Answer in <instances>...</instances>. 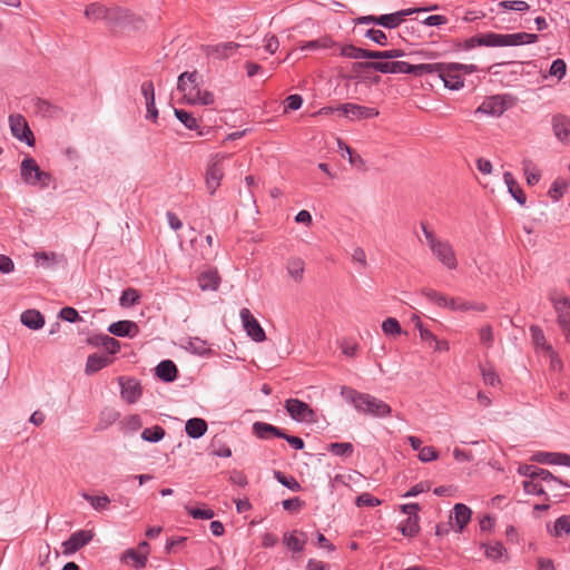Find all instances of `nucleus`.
<instances>
[{
	"mask_svg": "<svg viewBox=\"0 0 570 570\" xmlns=\"http://www.w3.org/2000/svg\"><path fill=\"white\" fill-rule=\"evenodd\" d=\"M128 560H131L134 563V568L136 569H142L146 567L148 559L146 558V552H139L135 549H127L122 556L121 561L127 562Z\"/></svg>",
	"mask_w": 570,
	"mask_h": 570,
	"instance_id": "nucleus-34",
	"label": "nucleus"
},
{
	"mask_svg": "<svg viewBox=\"0 0 570 570\" xmlns=\"http://www.w3.org/2000/svg\"><path fill=\"white\" fill-rule=\"evenodd\" d=\"M552 129L562 144L570 145V117L556 115L552 118Z\"/></svg>",
	"mask_w": 570,
	"mask_h": 570,
	"instance_id": "nucleus-20",
	"label": "nucleus"
},
{
	"mask_svg": "<svg viewBox=\"0 0 570 570\" xmlns=\"http://www.w3.org/2000/svg\"><path fill=\"white\" fill-rule=\"evenodd\" d=\"M285 409L288 415L296 422L309 423L314 421V411L307 403L298 399H287L285 401Z\"/></svg>",
	"mask_w": 570,
	"mask_h": 570,
	"instance_id": "nucleus-5",
	"label": "nucleus"
},
{
	"mask_svg": "<svg viewBox=\"0 0 570 570\" xmlns=\"http://www.w3.org/2000/svg\"><path fill=\"white\" fill-rule=\"evenodd\" d=\"M110 363L111 358L108 355L98 353L90 354L87 358L85 372L87 374H94Z\"/></svg>",
	"mask_w": 570,
	"mask_h": 570,
	"instance_id": "nucleus-30",
	"label": "nucleus"
},
{
	"mask_svg": "<svg viewBox=\"0 0 570 570\" xmlns=\"http://www.w3.org/2000/svg\"><path fill=\"white\" fill-rule=\"evenodd\" d=\"M341 395L351 403L354 409L365 415L374 417H386L391 414V406L384 401L368 394L358 392L352 387L343 386Z\"/></svg>",
	"mask_w": 570,
	"mask_h": 570,
	"instance_id": "nucleus-1",
	"label": "nucleus"
},
{
	"mask_svg": "<svg viewBox=\"0 0 570 570\" xmlns=\"http://www.w3.org/2000/svg\"><path fill=\"white\" fill-rule=\"evenodd\" d=\"M421 294L431 303L435 304L439 307L445 308L449 305V297L444 294L431 289V288H422Z\"/></svg>",
	"mask_w": 570,
	"mask_h": 570,
	"instance_id": "nucleus-39",
	"label": "nucleus"
},
{
	"mask_svg": "<svg viewBox=\"0 0 570 570\" xmlns=\"http://www.w3.org/2000/svg\"><path fill=\"white\" fill-rule=\"evenodd\" d=\"M485 548V556L493 560L500 559L507 551L501 542H494L493 544H483Z\"/></svg>",
	"mask_w": 570,
	"mask_h": 570,
	"instance_id": "nucleus-57",
	"label": "nucleus"
},
{
	"mask_svg": "<svg viewBox=\"0 0 570 570\" xmlns=\"http://www.w3.org/2000/svg\"><path fill=\"white\" fill-rule=\"evenodd\" d=\"M523 170L529 186H534L540 180V173L535 169L531 160H523Z\"/></svg>",
	"mask_w": 570,
	"mask_h": 570,
	"instance_id": "nucleus-49",
	"label": "nucleus"
},
{
	"mask_svg": "<svg viewBox=\"0 0 570 570\" xmlns=\"http://www.w3.org/2000/svg\"><path fill=\"white\" fill-rule=\"evenodd\" d=\"M105 13H107V7L97 2L88 4L85 9L86 18L91 21L104 20Z\"/></svg>",
	"mask_w": 570,
	"mask_h": 570,
	"instance_id": "nucleus-42",
	"label": "nucleus"
},
{
	"mask_svg": "<svg viewBox=\"0 0 570 570\" xmlns=\"http://www.w3.org/2000/svg\"><path fill=\"white\" fill-rule=\"evenodd\" d=\"M177 366L171 360H164L156 366V375L163 382H174L177 379Z\"/></svg>",
	"mask_w": 570,
	"mask_h": 570,
	"instance_id": "nucleus-24",
	"label": "nucleus"
},
{
	"mask_svg": "<svg viewBox=\"0 0 570 570\" xmlns=\"http://www.w3.org/2000/svg\"><path fill=\"white\" fill-rule=\"evenodd\" d=\"M440 68H442V62L415 65L411 63L410 75H413L415 77H422L423 75L432 73L439 75Z\"/></svg>",
	"mask_w": 570,
	"mask_h": 570,
	"instance_id": "nucleus-35",
	"label": "nucleus"
},
{
	"mask_svg": "<svg viewBox=\"0 0 570 570\" xmlns=\"http://www.w3.org/2000/svg\"><path fill=\"white\" fill-rule=\"evenodd\" d=\"M449 305L446 306L451 311H461L466 312L471 311V302L464 301L462 298L449 297Z\"/></svg>",
	"mask_w": 570,
	"mask_h": 570,
	"instance_id": "nucleus-61",
	"label": "nucleus"
},
{
	"mask_svg": "<svg viewBox=\"0 0 570 570\" xmlns=\"http://www.w3.org/2000/svg\"><path fill=\"white\" fill-rule=\"evenodd\" d=\"M518 471L521 475L529 478V481L535 482V480H542L544 482H556L564 488H570L568 481L553 475L549 470L535 465H523L520 466Z\"/></svg>",
	"mask_w": 570,
	"mask_h": 570,
	"instance_id": "nucleus-6",
	"label": "nucleus"
},
{
	"mask_svg": "<svg viewBox=\"0 0 570 570\" xmlns=\"http://www.w3.org/2000/svg\"><path fill=\"white\" fill-rule=\"evenodd\" d=\"M421 228L433 255L446 268L455 269L458 267V261L451 244L446 240L436 238L434 233L428 228L426 224L421 223Z\"/></svg>",
	"mask_w": 570,
	"mask_h": 570,
	"instance_id": "nucleus-2",
	"label": "nucleus"
},
{
	"mask_svg": "<svg viewBox=\"0 0 570 570\" xmlns=\"http://www.w3.org/2000/svg\"><path fill=\"white\" fill-rule=\"evenodd\" d=\"M419 515H411L407 517L402 523L399 525L400 532L404 537L413 538L415 537L420 531V524H419Z\"/></svg>",
	"mask_w": 570,
	"mask_h": 570,
	"instance_id": "nucleus-32",
	"label": "nucleus"
},
{
	"mask_svg": "<svg viewBox=\"0 0 570 570\" xmlns=\"http://www.w3.org/2000/svg\"><path fill=\"white\" fill-rule=\"evenodd\" d=\"M355 504L357 507H377L381 504V500L368 492H364L356 497Z\"/></svg>",
	"mask_w": 570,
	"mask_h": 570,
	"instance_id": "nucleus-58",
	"label": "nucleus"
},
{
	"mask_svg": "<svg viewBox=\"0 0 570 570\" xmlns=\"http://www.w3.org/2000/svg\"><path fill=\"white\" fill-rule=\"evenodd\" d=\"M253 432L258 439L262 440H267L273 436L279 439L285 436V431L283 429L265 422H255L253 424Z\"/></svg>",
	"mask_w": 570,
	"mask_h": 570,
	"instance_id": "nucleus-22",
	"label": "nucleus"
},
{
	"mask_svg": "<svg viewBox=\"0 0 570 570\" xmlns=\"http://www.w3.org/2000/svg\"><path fill=\"white\" fill-rule=\"evenodd\" d=\"M563 533H570V514L561 515L554 522V535L560 537Z\"/></svg>",
	"mask_w": 570,
	"mask_h": 570,
	"instance_id": "nucleus-56",
	"label": "nucleus"
},
{
	"mask_svg": "<svg viewBox=\"0 0 570 570\" xmlns=\"http://www.w3.org/2000/svg\"><path fill=\"white\" fill-rule=\"evenodd\" d=\"M274 478L291 491L298 492L302 490L299 482L292 475H285L283 472L275 470Z\"/></svg>",
	"mask_w": 570,
	"mask_h": 570,
	"instance_id": "nucleus-43",
	"label": "nucleus"
},
{
	"mask_svg": "<svg viewBox=\"0 0 570 570\" xmlns=\"http://www.w3.org/2000/svg\"><path fill=\"white\" fill-rule=\"evenodd\" d=\"M433 8H410V9H403L396 12L387 13V14H381L377 17V26L384 27L386 29H395L397 28L402 21L405 19V17L421 11H429Z\"/></svg>",
	"mask_w": 570,
	"mask_h": 570,
	"instance_id": "nucleus-9",
	"label": "nucleus"
},
{
	"mask_svg": "<svg viewBox=\"0 0 570 570\" xmlns=\"http://www.w3.org/2000/svg\"><path fill=\"white\" fill-rule=\"evenodd\" d=\"M561 456H563V453L539 451L531 456V460L542 464L561 465Z\"/></svg>",
	"mask_w": 570,
	"mask_h": 570,
	"instance_id": "nucleus-36",
	"label": "nucleus"
},
{
	"mask_svg": "<svg viewBox=\"0 0 570 570\" xmlns=\"http://www.w3.org/2000/svg\"><path fill=\"white\" fill-rule=\"evenodd\" d=\"M186 510L189 515H191L194 519H199V520H210L215 515L214 511L212 509L207 508L206 504H203V508L186 507Z\"/></svg>",
	"mask_w": 570,
	"mask_h": 570,
	"instance_id": "nucleus-51",
	"label": "nucleus"
},
{
	"mask_svg": "<svg viewBox=\"0 0 570 570\" xmlns=\"http://www.w3.org/2000/svg\"><path fill=\"white\" fill-rule=\"evenodd\" d=\"M508 109V105L503 96L495 95L484 99L476 108L475 114H484L492 117H500Z\"/></svg>",
	"mask_w": 570,
	"mask_h": 570,
	"instance_id": "nucleus-13",
	"label": "nucleus"
},
{
	"mask_svg": "<svg viewBox=\"0 0 570 570\" xmlns=\"http://www.w3.org/2000/svg\"><path fill=\"white\" fill-rule=\"evenodd\" d=\"M94 538L91 531L78 530L62 542V552L65 556H71L88 544Z\"/></svg>",
	"mask_w": 570,
	"mask_h": 570,
	"instance_id": "nucleus-10",
	"label": "nucleus"
},
{
	"mask_svg": "<svg viewBox=\"0 0 570 570\" xmlns=\"http://www.w3.org/2000/svg\"><path fill=\"white\" fill-rule=\"evenodd\" d=\"M177 89L184 94V99L188 104V95H195L199 90V75L195 71H185L180 73L177 80Z\"/></svg>",
	"mask_w": 570,
	"mask_h": 570,
	"instance_id": "nucleus-14",
	"label": "nucleus"
},
{
	"mask_svg": "<svg viewBox=\"0 0 570 570\" xmlns=\"http://www.w3.org/2000/svg\"><path fill=\"white\" fill-rule=\"evenodd\" d=\"M538 39V35L524 31L517 33H501V47L530 45L537 42Z\"/></svg>",
	"mask_w": 570,
	"mask_h": 570,
	"instance_id": "nucleus-17",
	"label": "nucleus"
},
{
	"mask_svg": "<svg viewBox=\"0 0 570 570\" xmlns=\"http://www.w3.org/2000/svg\"><path fill=\"white\" fill-rule=\"evenodd\" d=\"M476 43L485 47H501V33L487 32L478 35Z\"/></svg>",
	"mask_w": 570,
	"mask_h": 570,
	"instance_id": "nucleus-50",
	"label": "nucleus"
},
{
	"mask_svg": "<svg viewBox=\"0 0 570 570\" xmlns=\"http://www.w3.org/2000/svg\"><path fill=\"white\" fill-rule=\"evenodd\" d=\"M362 49L354 45H345L341 48V56L350 59H362Z\"/></svg>",
	"mask_w": 570,
	"mask_h": 570,
	"instance_id": "nucleus-63",
	"label": "nucleus"
},
{
	"mask_svg": "<svg viewBox=\"0 0 570 570\" xmlns=\"http://www.w3.org/2000/svg\"><path fill=\"white\" fill-rule=\"evenodd\" d=\"M284 543L293 552H302L305 548L307 535L305 532L294 530L284 534Z\"/></svg>",
	"mask_w": 570,
	"mask_h": 570,
	"instance_id": "nucleus-23",
	"label": "nucleus"
},
{
	"mask_svg": "<svg viewBox=\"0 0 570 570\" xmlns=\"http://www.w3.org/2000/svg\"><path fill=\"white\" fill-rule=\"evenodd\" d=\"M438 76L443 81L444 87L451 90H459L464 86L462 75L456 70L454 62H442V68H440Z\"/></svg>",
	"mask_w": 570,
	"mask_h": 570,
	"instance_id": "nucleus-11",
	"label": "nucleus"
},
{
	"mask_svg": "<svg viewBox=\"0 0 570 570\" xmlns=\"http://www.w3.org/2000/svg\"><path fill=\"white\" fill-rule=\"evenodd\" d=\"M229 155L217 153L213 155L207 164L205 171V184L208 193L214 195L217 188L220 186L224 177V163Z\"/></svg>",
	"mask_w": 570,
	"mask_h": 570,
	"instance_id": "nucleus-3",
	"label": "nucleus"
},
{
	"mask_svg": "<svg viewBox=\"0 0 570 570\" xmlns=\"http://www.w3.org/2000/svg\"><path fill=\"white\" fill-rule=\"evenodd\" d=\"M568 189V183L566 180H562V179H556L549 191H548V195L553 199V200H558L559 198H561L564 193L567 191Z\"/></svg>",
	"mask_w": 570,
	"mask_h": 570,
	"instance_id": "nucleus-53",
	"label": "nucleus"
},
{
	"mask_svg": "<svg viewBox=\"0 0 570 570\" xmlns=\"http://www.w3.org/2000/svg\"><path fill=\"white\" fill-rule=\"evenodd\" d=\"M439 458L438 451L433 446H423L419 451V460L421 462H431Z\"/></svg>",
	"mask_w": 570,
	"mask_h": 570,
	"instance_id": "nucleus-64",
	"label": "nucleus"
},
{
	"mask_svg": "<svg viewBox=\"0 0 570 570\" xmlns=\"http://www.w3.org/2000/svg\"><path fill=\"white\" fill-rule=\"evenodd\" d=\"M9 120L12 136L32 147L36 140L24 118L18 115L10 116Z\"/></svg>",
	"mask_w": 570,
	"mask_h": 570,
	"instance_id": "nucleus-12",
	"label": "nucleus"
},
{
	"mask_svg": "<svg viewBox=\"0 0 570 570\" xmlns=\"http://www.w3.org/2000/svg\"><path fill=\"white\" fill-rule=\"evenodd\" d=\"M120 395L128 403L134 404L141 396L142 390L138 380L134 377H119Z\"/></svg>",
	"mask_w": 570,
	"mask_h": 570,
	"instance_id": "nucleus-15",
	"label": "nucleus"
},
{
	"mask_svg": "<svg viewBox=\"0 0 570 570\" xmlns=\"http://www.w3.org/2000/svg\"><path fill=\"white\" fill-rule=\"evenodd\" d=\"M127 17L128 11L125 9H121L119 7L107 8V13H105L104 21L110 26H116Z\"/></svg>",
	"mask_w": 570,
	"mask_h": 570,
	"instance_id": "nucleus-41",
	"label": "nucleus"
},
{
	"mask_svg": "<svg viewBox=\"0 0 570 570\" xmlns=\"http://www.w3.org/2000/svg\"><path fill=\"white\" fill-rule=\"evenodd\" d=\"M382 331L385 335L393 337L404 333L400 322L394 317H387L386 320L383 321Z\"/></svg>",
	"mask_w": 570,
	"mask_h": 570,
	"instance_id": "nucleus-45",
	"label": "nucleus"
},
{
	"mask_svg": "<svg viewBox=\"0 0 570 570\" xmlns=\"http://www.w3.org/2000/svg\"><path fill=\"white\" fill-rule=\"evenodd\" d=\"M176 118L188 129L197 130L199 128L198 120L191 112L184 109H174Z\"/></svg>",
	"mask_w": 570,
	"mask_h": 570,
	"instance_id": "nucleus-40",
	"label": "nucleus"
},
{
	"mask_svg": "<svg viewBox=\"0 0 570 570\" xmlns=\"http://www.w3.org/2000/svg\"><path fill=\"white\" fill-rule=\"evenodd\" d=\"M239 316L245 332L254 342L261 343L266 340L264 328L261 326L258 321L253 316L248 308H242Z\"/></svg>",
	"mask_w": 570,
	"mask_h": 570,
	"instance_id": "nucleus-8",
	"label": "nucleus"
},
{
	"mask_svg": "<svg viewBox=\"0 0 570 570\" xmlns=\"http://www.w3.org/2000/svg\"><path fill=\"white\" fill-rule=\"evenodd\" d=\"M214 95L208 90H197L195 95H188V104L189 105H200L208 106L214 104Z\"/></svg>",
	"mask_w": 570,
	"mask_h": 570,
	"instance_id": "nucleus-38",
	"label": "nucleus"
},
{
	"mask_svg": "<svg viewBox=\"0 0 570 570\" xmlns=\"http://www.w3.org/2000/svg\"><path fill=\"white\" fill-rule=\"evenodd\" d=\"M550 301L552 302L553 308L557 313L558 325L570 321V298L567 296L556 297L553 293L550 294Z\"/></svg>",
	"mask_w": 570,
	"mask_h": 570,
	"instance_id": "nucleus-21",
	"label": "nucleus"
},
{
	"mask_svg": "<svg viewBox=\"0 0 570 570\" xmlns=\"http://www.w3.org/2000/svg\"><path fill=\"white\" fill-rule=\"evenodd\" d=\"M81 497L90 503V505L96 510V511H104L106 509H108L109 504H110V499L108 495L104 494V495H91L87 492H82L81 493Z\"/></svg>",
	"mask_w": 570,
	"mask_h": 570,
	"instance_id": "nucleus-37",
	"label": "nucleus"
},
{
	"mask_svg": "<svg viewBox=\"0 0 570 570\" xmlns=\"http://www.w3.org/2000/svg\"><path fill=\"white\" fill-rule=\"evenodd\" d=\"M208 425L204 419L193 417L185 424L186 434L191 439H199L207 432Z\"/></svg>",
	"mask_w": 570,
	"mask_h": 570,
	"instance_id": "nucleus-29",
	"label": "nucleus"
},
{
	"mask_svg": "<svg viewBox=\"0 0 570 570\" xmlns=\"http://www.w3.org/2000/svg\"><path fill=\"white\" fill-rule=\"evenodd\" d=\"M327 450L336 456H351L354 446L350 442H334L328 444Z\"/></svg>",
	"mask_w": 570,
	"mask_h": 570,
	"instance_id": "nucleus-44",
	"label": "nucleus"
},
{
	"mask_svg": "<svg viewBox=\"0 0 570 570\" xmlns=\"http://www.w3.org/2000/svg\"><path fill=\"white\" fill-rule=\"evenodd\" d=\"M164 436H165V430L159 425H155L153 428H146L141 432V439L147 442L156 443V442L161 441L164 439Z\"/></svg>",
	"mask_w": 570,
	"mask_h": 570,
	"instance_id": "nucleus-46",
	"label": "nucleus"
},
{
	"mask_svg": "<svg viewBox=\"0 0 570 570\" xmlns=\"http://www.w3.org/2000/svg\"><path fill=\"white\" fill-rule=\"evenodd\" d=\"M140 298L139 292L132 287L122 291L119 303L124 307H129L138 303Z\"/></svg>",
	"mask_w": 570,
	"mask_h": 570,
	"instance_id": "nucleus-48",
	"label": "nucleus"
},
{
	"mask_svg": "<svg viewBox=\"0 0 570 570\" xmlns=\"http://www.w3.org/2000/svg\"><path fill=\"white\" fill-rule=\"evenodd\" d=\"M374 70L381 73H407L410 75L411 63L406 61H365L354 63V70Z\"/></svg>",
	"mask_w": 570,
	"mask_h": 570,
	"instance_id": "nucleus-4",
	"label": "nucleus"
},
{
	"mask_svg": "<svg viewBox=\"0 0 570 570\" xmlns=\"http://www.w3.org/2000/svg\"><path fill=\"white\" fill-rule=\"evenodd\" d=\"M480 343L487 348H491L494 344V333L491 325H484L479 330Z\"/></svg>",
	"mask_w": 570,
	"mask_h": 570,
	"instance_id": "nucleus-54",
	"label": "nucleus"
},
{
	"mask_svg": "<svg viewBox=\"0 0 570 570\" xmlns=\"http://www.w3.org/2000/svg\"><path fill=\"white\" fill-rule=\"evenodd\" d=\"M365 37L371 39L373 42H375L380 46L387 45V37H386L385 32H383L380 29H368L365 32Z\"/></svg>",
	"mask_w": 570,
	"mask_h": 570,
	"instance_id": "nucleus-62",
	"label": "nucleus"
},
{
	"mask_svg": "<svg viewBox=\"0 0 570 570\" xmlns=\"http://www.w3.org/2000/svg\"><path fill=\"white\" fill-rule=\"evenodd\" d=\"M499 8L503 10H514L524 12L529 10V4L523 0H503L498 3Z\"/></svg>",
	"mask_w": 570,
	"mask_h": 570,
	"instance_id": "nucleus-52",
	"label": "nucleus"
},
{
	"mask_svg": "<svg viewBox=\"0 0 570 570\" xmlns=\"http://www.w3.org/2000/svg\"><path fill=\"white\" fill-rule=\"evenodd\" d=\"M20 321L22 325L33 331L40 330L45 325V317L37 309H27L22 312Z\"/></svg>",
	"mask_w": 570,
	"mask_h": 570,
	"instance_id": "nucleus-27",
	"label": "nucleus"
},
{
	"mask_svg": "<svg viewBox=\"0 0 570 570\" xmlns=\"http://www.w3.org/2000/svg\"><path fill=\"white\" fill-rule=\"evenodd\" d=\"M91 343L102 346L111 355L117 354L120 351L119 341L107 334L96 336L95 341H91Z\"/></svg>",
	"mask_w": 570,
	"mask_h": 570,
	"instance_id": "nucleus-33",
	"label": "nucleus"
},
{
	"mask_svg": "<svg viewBox=\"0 0 570 570\" xmlns=\"http://www.w3.org/2000/svg\"><path fill=\"white\" fill-rule=\"evenodd\" d=\"M33 258L37 264L45 267H51L58 262V255L55 252H37L33 254Z\"/></svg>",
	"mask_w": 570,
	"mask_h": 570,
	"instance_id": "nucleus-47",
	"label": "nucleus"
},
{
	"mask_svg": "<svg viewBox=\"0 0 570 570\" xmlns=\"http://www.w3.org/2000/svg\"><path fill=\"white\" fill-rule=\"evenodd\" d=\"M335 110L340 111L350 120L371 119L379 116L380 114L376 108L361 106L352 102L342 104Z\"/></svg>",
	"mask_w": 570,
	"mask_h": 570,
	"instance_id": "nucleus-7",
	"label": "nucleus"
},
{
	"mask_svg": "<svg viewBox=\"0 0 570 570\" xmlns=\"http://www.w3.org/2000/svg\"><path fill=\"white\" fill-rule=\"evenodd\" d=\"M239 47V43L228 41L216 45L203 46V51L208 57H214L217 59H227L232 57Z\"/></svg>",
	"mask_w": 570,
	"mask_h": 570,
	"instance_id": "nucleus-16",
	"label": "nucleus"
},
{
	"mask_svg": "<svg viewBox=\"0 0 570 570\" xmlns=\"http://www.w3.org/2000/svg\"><path fill=\"white\" fill-rule=\"evenodd\" d=\"M197 282L202 291H216L219 286L220 277L217 271L207 269L198 275Z\"/></svg>",
	"mask_w": 570,
	"mask_h": 570,
	"instance_id": "nucleus-26",
	"label": "nucleus"
},
{
	"mask_svg": "<svg viewBox=\"0 0 570 570\" xmlns=\"http://www.w3.org/2000/svg\"><path fill=\"white\" fill-rule=\"evenodd\" d=\"M288 275L295 279V282L299 283L303 279L305 263L299 257H292L287 261L286 264Z\"/></svg>",
	"mask_w": 570,
	"mask_h": 570,
	"instance_id": "nucleus-31",
	"label": "nucleus"
},
{
	"mask_svg": "<svg viewBox=\"0 0 570 570\" xmlns=\"http://www.w3.org/2000/svg\"><path fill=\"white\" fill-rule=\"evenodd\" d=\"M530 333L537 347H544L547 351L552 350L551 345H546V336L543 331L538 325H531Z\"/></svg>",
	"mask_w": 570,
	"mask_h": 570,
	"instance_id": "nucleus-55",
	"label": "nucleus"
},
{
	"mask_svg": "<svg viewBox=\"0 0 570 570\" xmlns=\"http://www.w3.org/2000/svg\"><path fill=\"white\" fill-rule=\"evenodd\" d=\"M183 347L198 356H205L209 355L212 353L210 347L208 346L207 342L205 340H202L200 337H188Z\"/></svg>",
	"mask_w": 570,
	"mask_h": 570,
	"instance_id": "nucleus-28",
	"label": "nucleus"
},
{
	"mask_svg": "<svg viewBox=\"0 0 570 570\" xmlns=\"http://www.w3.org/2000/svg\"><path fill=\"white\" fill-rule=\"evenodd\" d=\"M504 183L508 187V190L510 195L513 197V199L521 206H524L527 203V196L521 188V186L518 184V181L514 179L513 175L510 171H505L503 174Z\"/></svg>",
	"mask_w": 570,
	"mask_h": 570,
	"instance_id": "nucleus-25",
	"label": "nucleus"
},
{
	"mask_svg": "<svg viewBox=\"0 0 570 570\" xmlns=\"http://www.w3.org/2000/svg\"><path fill=\"white\" fill-rule=\"evenodd\" d=\"M472 510L463 504L456 503L450 514V521L454 523L456 532H462L465 525L470 522Z\"/></svg>",
	"mask_w": 570,
	"mask_h": 570,
	"instance_id": "nucleus-19",
	"label": "nucleus"
},
{
	"mask_svg": "<svg viewBox=\"0 0 570 570\" xmlns=\"http://www.w3.org/2000/svg\"><path fill=\"white\" fill-rule=\"evenodd\" d=\"M108 332L118 337H135L139 333V327L134 321H117L108 326Z\"/></svg>",
	"mask_w": 570,
	"mask_h": 570,
	"instance_id": "nucleus-18",
	"label": "nucleus"
},
{
	"mask_svg": "<svg viewBox=\"0 0 570 570\" xmlns=\"http://www.w3.org/2000/svg\"><path fill=\"white\" fill-rule=\"evenodd\" d=\"M217 442V439L214 438L209 446L210 454L218 458H229L232 455L230 448L226 444H220L218 448H216Z\"/></svg>",
	"mask_w": 570,
	"mask_h": 570,
	"instance_id": "nucleus-59",
	"label": "nucleus"
},
{
	"mask_svg": "<svg viewBox=\"0 0 570 570\" xmlns=\"http://www.w3.org/2000/svg\"><path fill=\"white\" fill-rule=\"evenodd\" d=\"M567 66L562 59H556L552 61L549 73L557 77L559 80L566 76Z\"/></svg>",
	"mask_w": 570,
	"mask_h": 570,
	"instance_id": "nucleus-60",
	"label": "nucleus"
}]
</instances>
